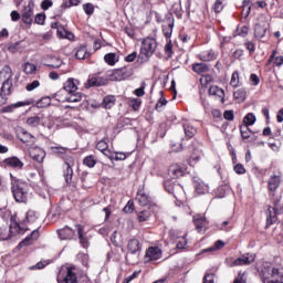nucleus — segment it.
<instances>
[{"mask_svg": "<svg viewBox=\"0 0 283 283\" xmlns=\"http://www.w3.org/2000/svg\"><path fill=\"white\" fill-rule=\"evenodd\" d=\"M57 283H92L87 274L75 265H69L59 271Z\"/></svg>", "mask_w": 283, "mask_h": 283, "instance_id": "obj_1", "label": "nucleus"}, {"mask_svg": "<svg viewBox=\"0 0 283 283\" xmlns=\"http://www.w3.org/2000/svg\"><path fill=\"white\" fill-rule=\"evenodd\" d=\"M10 178L11 191L15 202H28V198L30 197V187L28 186V182L17 179V177L12 176V174H10Z\"/></svg>", "mask_w": 283, "mask_h": 283, "instance_id": "obj_2", "label": "nucleus"}, {"mask_svg": "<svg viewBox=\"0 0 283 283\" xmlns=\"http://www.w3.org/2000/svg\"><path fill=\"white\" fill-rule=\"evenodd\" d=\"M261 277L263 283H283V275H280V270L271 266V263L263 264Z\"/></svg>", "mask_w": 283, "mask_h": 283, "instance_id": "obj_3", "label": "nucleus"}, {"mask_svg": "<svg viewBox=\"0 0 283 283\" xmlns=\"http://www.w3.org/2000/svg\"><path fill=\"white\" fill-rule=\"evenodd\" d=\"M158 48V42L154 38H146L142 42L140 52L138 55V59L142 61H148L154 56V52H156V49Z\"/></svg>", "mask_w": 283, "mask_h": 283, "instance_id": "obj_4", "label": "nucleus"}, {"mask_svg": "<svg viewBox=\"0 0 283 283\" xmlns=\"http://www.w3.org/2000/svg\"><path fill=\"white\" fill-rule=\"evenodd\" d=\"M25 231H28V228L21 227V224H19V222L14 221V218H12L9 228H0V240H10L12 235L25 233Z\"/></svg>", "mask_w": 283, "mask_h": 283, "instance_id": "obj_5", "label": "nucleus"}, {"mask_svg": "<svg viewBox=\"0 0 283 283\" xmlns=\"http://www.w3.org/2000/svg\"><path fill=\"white\" fill-rule=\"evenodd\" d=\"M133 74H134V71H132V67L124 66L120 69L109 71L107 73V78H109V81H125L129 78V76H132Z\"/></svg>", "mask_w": 283, "mask_h": 283, "instance_id": "obj_6", "label": "nucleus"}, {"mask_svg": "<svg viewBox=\"0 0 283 283\" xmlns=\"http://www.w3.org/2000/svg\"><path fill=\"white\" fill-rule=\"evenodd\" d=\"M185 174H187V166L182 164H172L168 168V176H170V178H182Z\"/></svg>", "mask_w": 283, "mask_h": 283, "instance_id": "obj_7", "label": "nucleus"}, {"mask_svg": "<svg viewBox=\"0 0 283 283\" xmlns=\"http://www.w3.org/2000/svg\"><path fill=\"white\" fill-rule=\"evenodd\" d=\"M252 262H255V254L242 255V256L233 260L232 262H230L228 265L230 268H233V266H249V264H252Z\"/></svg>", "mask_w": 283, "mask_h": 283, "instance_id": "obj_8", "label": "nucleus"}, {"mask_svg": "<svg viewBox=\"0 0 283 283\" xmlns=\"http://www.w3.org/2000/svg\"><path fill=\"white\" fill-rule=\"evenodd\" d=\"M78 83L77 80H74V77H70L63 85V88L60 90L55 96H59V94H63V92H67V94H75V92H78Z\"/></svg>", "mask_w": 283, "mask_h": 283, "instance_id": "obj_9", "label": "nucleus"}, {"mask_svg": "<svg viewBox=\"0 0 283 283\" xmlns=\"http://www.w3.org/2000/svg\"><path fill=\"white\" fill-rule=\"evenodd\" d=\"M127 253L125 256L126 262H129V255H136L140 253V241L138 239H130L127 243Z\"/></svg>", "mask_w": 283, "mask_h": 283, "instance_id": "obj_10", "label": "nucleus"}, {"mask_svg": "<svg viewBox=\"0 0 283 283\" xmlns=\"http://www.w3.org/2000/svg\"><path fill=\"white\" fill-rule=\"evenodd\" d=\"M32 14H34V1L30 0L28 6L22 10L23 23L32 25Z\"/></svg>", "mask_w": 283, "mask_h": 283, "instance_id": "obj_11", "label": "nucleus"}, {"mask_svg": "<svg viewBox=\"0 0 283 283\" xmlns=\"http://www.w3.org/2000/svg\"><path fill=\"white\" fill-rule=\"evenodd\" d=\"M160 258H163V250H160L158 247H150L146 251V262H154L156 260H160Z\"/></svg>", "mask_w": 283, "mask_h": 283, "instance_id": "obj_12", "label": "nucleus"}, {"mask_svg": "<svg viewBox=\"0 0 283 283\" xmlns=\"http://www.w3.org/2000/svg\"><path fill=\"white\" fill-rule=\"evenodd\" d=\"M28 105H34V99H27L24 102H17L14 104H10L8 106L2 107L3 114H11V112H14L19 107H25Z\"/></svg>", "mask_w": 283, "mask_h": 283, "instance_id": "obj_13", "label": "nucleus"}, {"mask_svg": "<svg viewBox=\"0 0 283 283\" xmlns=\"http://www.w3.org/2000/svg\"><path fill=\"white\" fill-rule=\"evenodd\" d=\"M72 167H74V161L70 160V161H65L63 169V177L65 179L66 185H72V178L74 176V170L72 169Z\"/></svg>", "mask_w": 283, "mask_h": 283, "instance_id": "obj_14", "label": "nucleus"}, {"mask_svg": "<svg viewBox=\"0 0 283 283\" xmlns=\"http://www.w3.org/2000/svg\"><path fill=\"white\" fill-rule=\"evenodd\" d=\"M77 238L80 240V244L83 249H88L90 239L85 235V228L81 224H76Z\"/></svg>", "mask_w": 283, "mask_h": 283, "instance_id": "obj_15", "label": "nucleus"}, {"mask_svg": "<svg viewBox=\"0 0 283 283\" xmlns=\"http://www.w3.org/2000/svg\"><path fill=\"white\" fill-rule=\"evenodd\" d=\"M60 240H74L76 237V231L74 229L65 226L64 228L57 230Z\"/></svg>", "mask_w": 283, "mask_h": 283, "instance_id": "obj_16", "label": "nucleus"}, {"mask_svg": "<svg viewBox=\"0 0 283 283\" xmlns=\"http://www.w3.org/2000/svg\"><path fill=\"white\" fill-rule=\"evenodd\" d=\"M136 200L140 207H150L153 203L151 197L145 192V190H138L136 195Z\"/></svg>", "mask_w": 283, "mask_h": 283, "instance_id": "obj_17", "label": "nucleus"}, {"mask_svg": "<svg viewBox=\"0 0 283 283\" xmlns=\"http://www.w3.org/2000/svg\"><path fill=\"white\" fill-rule=\"evenodd\" d=\"M39 229L33 230L30 235H28L18 244V249H23V247H30V244H33L35 240H39Z\"/></svg>", "mask_w": 283, "mask_h": 283, "instance_id": "obj_18", "label": "nucleus"}, {"mask_svg": "<svg viewBox=\"0 0 283 283\" xmlns=\"http://www.w3.org/2000/svg\"><path fill=\"white\" fill-rule=\"evenodd\" d=\"M193 187L199 196L209 192V186H207L201 179L193 178Z\"/></svg>", "mask_w": 283, "mask_h": 283, "instance_id": "obj_19", "label": "nucleus"}, {"mask_svg": "<svg viewBox=\"0 0 283 283\" xmlns=\"http://www.w3.org/2000/svg\"><path fill=\"white\" fill-rule=\"evenodd\" d=\"M88 85L91 87H101L103 85H107V77H102V76H93L92 78L88 80Z\"/></svg>", "mask_w": 283, "mask_h": 283, "instance_id": "obj_20", "label": "nucleus"}, {"mask_svg": "<svg viewBox=\"0 0 283 283\" xmlns=\"http://www.w3.org/2000/svg\"><path fill=\"white\" fill-rule=\"evenodd\" d=\"M30 154L36 163H43V158H45V150L40 147L33 148Z\"/></svg>", "mask_w": 283, "mask_h": 283, "instance_id": "obj_21", "label": "nucleus"}, {"mask_svg": "<svg viewBox=\"0 0 283 283\" xmlns=\"http://www.w3.org/2000/svg\"><path fill=\"white\" fill-rule=\"evenodd\" d=\"M12 80L11 81H3L2 86H1V93L0 96L2 98H6V96H10L12 94Z\"/></svg>", "mask_w": 283, "mask_h": 283, "instance_id": "obj_22", "label": "nucleus"}, {"mask_svg": "<svg viewBox=\"0 0 283 283\" xmlns=\"http://www.w3.org/2000/svg\"><path fill=\"white\" fill-rule=\"evenodd\" d=\"M208 94L210 96H218L219 98H221V102L224 103V90L220 88V86H210V88L208 90Z\"/></svg>", "mask_w": 283, "mask_h": 283, "instance_id": "obj_23", "label": "nucleus"}, {"mask_svg": "<svg viewBox=\"0 0 283 283\" xmlns=\"http://www.w3.org/2000/svg\"><path fill=\"white\" fill-rule=\"evenodd\" d=\"M0 81H12V69L9 65L0 71Z\"/></svg>", "mask_w": 283, "mask_h": 283, "instance_id": "obj_24", "label": "nucleus"}, {"mask_svg": "<svg viewBox=\"0 0 283 283\" xmlns=\"http://www.w3.org/2000/svg\"><path fill=\"white\" fill-rule=\"evenodd\" d=\"M19 140H21V143H32V139H34V136L32 134H30L28 130L25 129H21L19 135H18Z\"/></svg>", "mask_w": 283, "mask_h": 283, "instance_id": "obj_25", "label": "nucleus"}, {"mask_svg": "<svg viewBox=\"0 0 283 283\" xmlns=\"http://www.w3.org/2000/svg\"><path fill=\"white\" fill-rule=\"evenodd\" d=\"M193 224L198 231H202L205 229V224H207V219L200 214L193 217Z\"/></svg>", "mask_w": 283, "mask_h": 283, "instance_id": "obj_26", "label": "nucleus"}, {"mask_svg": "<svg viewBox=\"0 0 283 283\" xmlns=\"http://www.w3.org/2000/svg\"><path fill=\"white\" fill-rule=\"evenodd\" d=\"M280 176H272L269 180V189L270 191H277V188L280 187Z\"/></svg>", "mask_w": 283, "mask_h": 283, "instance_id": "obj_27", "label": "nucleus"}, {"mask_svg": "<svg viewBox=\"0 0 283 283\" xmlns=\"http://www.w3.org/2000/svg\"><path fill=\"white\" fill-rule=\"evenodd\" d=\"M277 213L276 208H269V216L266 218V227H271V224H274L276 222L277 217L275 216Z\"/></svg>", "mask_w": 283, "mask_h": 283, "instance_id": "obj_28", "label": "nucleus"}, {"mask_svg": "<svg viewBox=\"0 0 283 283\" xmlns=\"http://www.w3.org/2000/svg\"><path fill=\"white\" fill-rule=\"evenodd\" d=\"M199 59L205 62L213 61V59H216V52H213V50L203 51L199 54Z\"/></svg>", "mask_w": 283, "mask_h": 283, "instance_id": "obj_29", "label": "nucleus"}, {"mask_svg": "<svg viewBox=\"0 0 283 283\" xmlns=\"http://www.w3.org/2000/svg\"><path fill=\"white\" fill-rule=\"evenodd\" d=\"M115 104H116V96L114 95L105 96L103 99V105L105 109H112Z\"/></svg>", "mask_w": 283, "mask_h": 283, "instance_id": "obj_30", "label": "nucleus"}, {"mask_svg": "<svg viewBox=\"0 0 283 283\" xmlns=\"http://www.w3.org/2000/svg\"><path fill=\"white\" fill-rule=\"evenodd\" d=\"M192 70L196 74H205L206 72H209V66L207 63H196L192 65Z\"/></svg>", "mask_w": 283, "mask_h": 283, "instance_id": "obj_31", "label": "nucleus"}, {"mask_svg": "<svg viewBox=\"0 0 283 283\" xmlns=\"http://www.w3.org/2000/svg\"><path fill=\"white\" fill-rule=\"evenodd\" d=\"M7 165H9V167H14L15 169H23V164L18 157L7 159Z\"/></svg>", "mask_w": 283, "mask_h": 283, "instance_id": "obj_32", "label": "nucleus"}, {"mask_svg": "<svg viewBox=\"0 0 283 283\" xmlns=\"http://www.w3.org/2000/svg\"><path fill=\"white\" fill-rule=\"evenodd\" d=\"M104 61H105V63H107V65H116V63H118V54L107 53L104 56Z\"/></svg>", "mask_w": 283, "mask_h": 283, "instance_id": "obj_33", "label": "nucleus"}, {"mask_svg": "<svg viewBox=\"0 0 283 283\" xmlns=\"http://www.w3.org/2000/svg\"><path fill=\"white\" fill-rule=\"evenodd\" d=\"M23 42L22 41H19V42H15V43H11L8 45V50L14 54L15 52H23V50H25V46H22Z\"/></svg>", "mask_w": 283, "mask_h": 283, "instance_id": "obj_34", "label": "nucleus"}, {"mask_svg": "<svg viewBox=\"0 0 283 283\" xmlns=\"http://www.w3.org/2000/svg\"><path fill=\"white\" fill-rule=\"evenodd\" d=\"M184 132L187 138H193L196 136V128L191 124H184Z\"/></svg>", "mask_w": 283, "mask_h": 283, "instance_id": "obj_35", "label": "nucleus"}, {"mask_svg": "<svg viewBox=\"0 0 283 283\" xmlns=\"http://www.w3.org/2000/svg\"><path fill=\"white\" fill-rule=\"evenodd\" d=\"M83 101V94L75 92L70 93V96L66 98L67 103H81Z\"/></svg>", "mask_w": 283, "mask_h": 283, "instance_id": "obj_36", "label": "nucleus"}, {"mask_svg": "<svg viewBox=\"0 0 283 283\" xmlns=\"http://www.w3.org/2000/svg\"><path fill=\"white\" fill-rule=\"evenodd\" d=\"M255 115L253 113H248L244 117H243V125L251 127V125H255Z\"/></svg>", "mask_w": 283, "mask_h": 283, "instance_id": "obj_37", "label": "nucleus"}, {"mask_svg": "<svg viewBox=\"0 0 283 283\" xmlns=\"http://www.w3.org/2000/svg\"><path fill=\"white\" fill-rule=\"evenodd\" d=\"M75 57L80 61H83L85 56H87V48L81 45L77 49H75Z\"/></svg>", "mask_w": 283, "mask_h": 283, "instance_id": "obj_38", "label": "nucleus"}, {"mask_svg": "<svg viewBox=\"0 0 283 283\" xmlns=\"http://www.w3.org/2000/svg\"><path fill=\"white\" fill-rule=\"evenodd\" d=\"M83 165L90 167V169L96 167V157H94L93 155L86 156L83 159Z\"/></svg>", "mask_w": 283, "mask_h": 283, "instance_id": "obj_39", "label": "nucleus"}, {"mask_svg": "<svg viewBox=\"0 0 283 283\" xmlns=\"http://www.w3.org/2000/svg\"><path fill=\"white\" fill-rule=\"evenodd\" d=\"M240 134H241V137L243 138V140H247V139L251 138V128H249V126H247V125H241Z\"/></svg>", "mask_w": 283, "mask_h": 283, "instance_id": "obj_40", "label": "nucleus"}, {"mask_svg": "<svg viewBox=\"0 0 283 283\" xmlns=\"http://www.w3.org/2000/svg\"><path fill=\"white\" fill-rule=\"evenodd\" d=\"M35 220H39V216L34 210H30L27 212L24 222H29L30 224H33Z\"/></svg>", "mask_w": 283, "mask_h": 283, "instance_id": "obj_41", "label": "nucleus"}, {"mask_svg": "<svg viewBox=\"0 0 283 283\" xmlns=\"http://www.w3.org/2000/svg\"><path fill=\"white\" fill-rule=\"evenodd\" d=\"M254 36L256 39H264V36H266V28H264L262 25L255 27Z\"/></svg>", "mask_w": 283, "mask_h": 283, "instance_id": "obj_42", "label": "nucleus"}, {"mask_svg": "<svg viewBox=\"0 0 283 283\" xmlns=\"http://www.w3.org/2000/svg\"><path fill=\"white\" fill-rule=\"evenodd\" d=\"M27 125H29V127H39L41 125V117L39 116L29 117L27 119Z\"/></svg>", "mask_w": 283, "mask_h": 283, "instance_id": "obj_43", "label": "nucleus"}, {"mask_svg": "<svg viewBox=\"0 0 283 283\" xmlns=\"http://www.w3.org/2000/svg\"><path fill=\"white\" fill-rule=\"evenodd\" d=\"M149 218H151V212H149L148 210H143L137 216L138 222H147Z\"/></svg>", "mask_w": 283, "mask_h": 283, "instance_id": "obj_44", "label": "nucleus"}, {"mask_svg": "<svg viewBox=\"0 0 283 283\" xmlns=\"http://www.w3.org/2000/svg\"><path fill=\"white\" fill-rule=\"evenodd\" d=\"M57 35L60 36V39H72V38H74V34H72V32H70V31L64 30L63 27H60L57 29Z\"/></svg>", "mask_w": 283, "mask_h": 283, "instance_id": "obj_45", "label": "nucleus"}, {"mask_svg": "<svg viewBox=\"0 0 283 283\" xmlns=\"http://www.w3.org/2000/svg\"><path fill=\"white\" fill-rule=\"evenodd\" d=\"M22 69L25 74H34V72H36V65L30 62L24 63Z\"/></svg>", "mask_w": 283, "mask_h": 283, "instance_id": "obj_46", "label": "nucleus"}, {"mask_svg": "<svg viewBox=\"0 0 283 283\" xmlns=\"http://www.w3.org/2000/svg\"><path fill=\"white\" fill-rule=\"evenodd\" d=\"M203 283H216V272L207 271L203 276Z\"/></svg>", "mask_w": 283, "mask_h": 283, "instance_id": "obj_47", "label": "nucleus"}, {"mask_svg": "<svg viewBox=\"0 0 283 283\" xmlns=\"http://www.w3.org/2000/svg\"><path fill=\"white\" fill-rule=\"evenodd\" d=\"M51 151H53V154H56L57 156H64V154H67V148L63 146H52Z\"/></svg>", "mask_w": 283, "mask_h": 283, "instance_id": "obj_48", "label": "nucleus"}, {"mask_svg": "<svg viewBox=\"0 0 283 283\" xmlns=\"http://www.w3.org/2000/svg\"><path fill=\"white\" fill-rule=\"evenodd\" d=\"M239 83H240V74L238 73V71H234L232 73V76H231V80H230V85L232 87H238Z\"/></svg>", "mask_w": 283, "mask_h": 283, "instance_id": "obj_49", "label": "nucleus"}, {"mask_svg": "<svg viewBox=\"0 0 283 283\" xmlns=\"http://www.w3.org/2000/svg\"><path fill=\"white\" fill-rule=\"evenodd\" d=\"M83 10L87 17H92V14H94V4L91 2L84 3Z\"/></svg>", "mask_w": 283, "mask_h": 283, "instance_id": "obj_50", "label": "nucleus"}, {"mask_svg": "<svg viewBox=\"0 0 283 283\" xmlns=\"http://www.w3.org/2000/svg\"><path fill=\"white\" fill-rule=\"evenodd\" d=\"M165 54L168 59H171L172 54H174V44L171 43V41H169L168 43H166L165 48Z\"/></svg>", "mask_w": 283, "mask_h": 283, "instance_id": "obj_51", "label": "nucleus"}, {"mask_svg": "<svg viewBox=\"0 0 283 283\" xmlns=\"http://www.w3.org/2000/svg\"><path fill=\"white\" fill-rule=\"evenodd\" d=\"M41 82L39 80H34L33 82L27 84L25 90L27 92H34L38 87H40Z\"/></svg>", "mask_w": 283, "mask_h": 283, "instance_id": "obj_52", "label": "nucleus"}, {"mask_svg": "<svg viewBox=\"0 0 283 283\" xmlns=\"http://www.w3.org/2000/svg\"><path fill=\"white\" fill-rule=\"evenodd\" d=\"M50 262L48 261H40L35 265L30 268L31 271H41L42 269L46 268Z\"/></svg>", "mask_w": 283, "mask_h": 283, "instance_id": "obj_53", "label": "nucleus"}, {"mask_svg": "<svg viewBox=\"0 0 283 283\" xmlns=\"http://www.w3.org/2000/svg\"><path fill=\"white\" fill-rule=\"evenodd\" d=\"M233 96L237 101H244V98H247V92L240 88L233 93Z\"/></svg>", "mask_w": 283, "mask_h": 283, "instance_id": "obj_54", "label": "nucleus"}, {"mask_svg": "<svg viewBox=\"0 0 283 283\" xmlns=\"http://www.w3.org/2000/svg\"><path fill=\"white\" fill-rule=\"evenodd\" d=\"M52 59L55 62H53L51 64H45L46 67H52L53 70H59V67H61V65H63V61H61V59H59V57H52Z\"/></svg>", "mask_w": 283, "mask_h": 283, "instance_id": "obj_55", "label": "nucleus"}, {"mask_svg": "<svg viewBox=\"0 0 283 283\" xmlns=\"http://www.w3.org/2000/svg\"><path fill=\"white\" fill-rule=\"evenodd\" d=\"M74 6H81V0H69L62 3V8H72Z\"/></svg>", "mask_w": 283, "mask_h": 283, "instance_id": "obj_56", "label": "nucleus"}, {"mask_svg": "<svg viewBox=\"0 0 283 283\" xmlns=\"http://www.w3.org/2000/svg\"><path fill=\"white\" fill-rule=\"evenodd\" d=\"M51 99L50 97H42L36 102V107H48L50 106Z\"/></svg>", "mask_w": 283, "mask_h": 283, "instance_id": "obj_57", "label": "nucleus"}, {"mask_svg": "<svg viewBox=\"0 0 283 283\" xmlns=\"http://www.w3.org/2000/svg\"><path fill=\"white\" fill-rule=\"evenodd\" d=\"M224 248V241L222 240H218L217 242H214V247L213 248H209L205 251H220V249Z\"/></svg>", "mask_w": 283, "mask_h": 283, "instance_id": "obj_58", "label": "nucleus"}, {"mask_svg": "<svg viewBox=\"0 0 283 283\" xmlns=\"http://www.w3.org/2000/svg\"><path fill=\"white\" fill-rule=\"evenodd\" d=\"M145 87H147V83L142 82V86L134 91V94L138 97L145 96Z\"/></svg>", "mask_w": 283, "mask_h": 283, "instance_id": "obj_59", "label": "nucleus"}, {"mask_svg": "<svg viewBox=\"0 0 283 283\" xmlns=\"http://www.w3.org/2000/svg\"><path fill=\"white\" fill-rule=\"evenodd\" d=\"M233 171H235L239 176H241L242 174H247V169L244 168V166L242 164L234 165Z\"/></svg>", "mask_w": 283, "mask_h": 283, "instance_id": "obj_60", "label": "nucleus"}, {"mask_svg": "<svg viewBox=\"0 0 283 283\" xmlns=\"http://www.w3.org/2000/svg\"><path fill=\"white\" fill-rule=\"evenodd\" d=\"M172 30H174V23H169L168 29H167V27L163 25V32L167 39H169V36H171Z\"/></svg>", "mask_w": 283, "mask_h": 283, "instance_id": "obj_61", "label": "nucleus"}, {"mask_svg": "<svg viewBox=\"0 0 283 283\" xmlns=\"http://www.w3.org/2000/svg\"><path fill=\"white\" fill-rule=\"evenodd\" d=\"M223 8H224V0H217V1L214 2V12H216L217 14H219V12H220L221 10H223Z\"/></svg>", "mask_w": 283, "mask_h": 283, "instance_id": "obj_62", "label": "nucleus"}, {"mask_svg": "<svg viewBox=\"0 0 283 283\" xmlns=\"http://www.w3.org/2000/svg\"><path fill=\"white\" fill-rule=\"evenodd\" d=\"M109 145L105 142V140H99L96 144V149H98V151H105L106 149H108Z\"/></svg>", "mask_w": 283, "mask_h": 283, "instance_id": "obj_63", "label": "nucleus"}, {"mask_svg": "<svg viewBox=\"0 0 283 283\" xmlns=\"http://www.w3.org/2000/svg\"><path fill=\"white\" fill-rule=\"evenodd\" d=\"M34 21L38 25H43V23H45V13H38Z\"/></svg>", "mask_w": 283, "mask_h": 283, "instance_id": "obj_64", "label": "nucleus"}]
</instances>
